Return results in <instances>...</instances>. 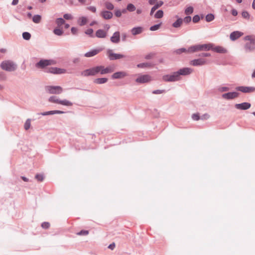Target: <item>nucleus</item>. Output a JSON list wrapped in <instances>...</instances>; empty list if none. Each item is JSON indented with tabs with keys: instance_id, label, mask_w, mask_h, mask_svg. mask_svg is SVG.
I'll return each instance as SVG.
<instances>
[{
	"instance_id": "29",
	"label": "nucleus",
	"mask_w": 255,
	"mask_h": 255,
	"mask_svg": "<svg viewBox=\"0 0 255 255\" xmlns=\"http://www.w3.org/2000/svg\"><path fill=\"white\" fill-rule=\"evenodd\" d=\"M183 23V19L181 18H178L175 22L172 24V26L175 28H178L181 26Z\"/></svg>"
},
{
	"instance_id": "12",
	"label": "nucleus",
	"mask_w": 255,
	"mask_h": 255,
	"mask_svg": "<svg viewBox=\"0 0 255 255\" xmlns=\"http://www.w3.org/2000/svg\"><path fill=\"white\" fill-rule=\"evenodd\" d=\"M236 89L243 93H251L255 91V88L252 87L240 86L237 87Z\"/></svg>"
},
{
	"instance_id": "1",
	"label": "nucleus",
	"mask_w": 255,
	"mask_h": 255,
	"mask_svg": "<svg viewBox=\"0 0 255 255\" xmlns=\"http://www.w3.org/2000/svg\"><path fill=\"white\" fill-rule=\"evenodd\" d=\"M193 70L190 68H184L178 72H173L171 75H166L162 77V80L165 82H174L179 80L181 75H187L191 74Z\"/></svg>"
},
{
	"instance_id": "40",
	"label": "nucleus",
	"mask_w": 255,
	"mask_h": 255,
	"mask_svg": "<svg viewBox=\"0 0 255 255\" xmlns=\"http://www.w3.org/2000/svg\"><path fill=\"white\" fill-rule=\"evenodd\" d=\"M105 6L106 8L109 10H112L114 8V5L112 3L109 2H106Z\"/></svg>"
},
{
	"instance_id": "45",
	"label": "nucleus",
	"mask_w": 255,
	"mask_h": 255,
	"mask_svg": "<svg viewBox=\"0 0 255 255\" xmlns=\"http://www.w3.org/2000/svg\"><path fill=\"white\" fill-rule=\"evenodd\" d=\"M85 33L87 35H89L91 37H93V30L91 28L88 29L86 31Z\"/></svg>"
},
{
	"instance_id": "37",
	"label": "nucleus",
	"mask_w": 255,
	"mask_h": 255,
	"mask_svg": "<svg viewBox=\"0 0 255 255\" xmlns=\"http://www.w3.org/2000/svg\"><path fill=\"white\" fill-rule=\"evenodd\" d=\"M214 19V15L212 14H208L206 16V20L207 22H210Z\"/></svg>"
},
{
	"instance_id": "49",
	"label": "nucleus",
	"mask_w": 255,
	"mask_h": 255,
	"mask_svg": "<svg viewBox=\"0 0 255 255\" xmlns=\"http://www.w3.org/2000/svg\"><path fill=\"white\" fill-rule=\"evenodd\" d=\"M78 32V29L77 27H73L71 28V32L73 34H77Z\"/></svg>"
},
{
	"instance_id": "21",
	"label": "nucleus",
	"mask_w": 255,
	"mask_h": 255,
	"mask_svg": "<svg viewBox=\"0 0 255 255\" xmlns=\"http://www.w3.org/2000/svg\"><path fill=\"white\" fill-rule=\"evenodd\" d=\"M107 35V32L103 29H99L96 32V36L98 38H105Z\"/></svg>"
},
{
	"instance_id": "43",
	"label": "nucleus",
	"mask_w": 255,
	"mask_h": 255,
	"mask_svg": "<svg viewBox=\"0 0 255 255\" xmlns=\"http://www.w3.org/2000/svg\"><path fill=\"white\" fill-rule=\"evenodd\" d=\"M175 52L177 54H180L182 52H188V51L185 48H182L178 49L176 50Z\"/></svg>"
},
{
	"instance_id": "39",
	"label": "nucleus",
	"mask_w": 255,
	"mask_h": 255,
	"mask_svg": "<svg viewBox=\"0 0 255 255\" xmlns=\"http://www.w3.org/2000/svg\"><path fill=\"white\" fill-rule=\"evenodd\" d=\"M22 37L25 40H29L31 37V35L29 32H24L22 34Z\"/></svg>"
},
{
	"instance_id": "54",
	"label": "nucleus",
	"mask_w": 255,
	"mask_h": 255,
	"mask_svg": "<svg viewBox=\"0 0 255 255\" xmlns=\"http://www.w3.org/2000/svg\"><path fill=\"white\" fill-rule=\"evenodd\" d=\"M200 20V17L198 15H195L193 18V21L195 23L197 22Z\"/></svg>"
},
{
	"instance_id": "3",
	"label": "nucleus",
	"mask_w": 255,
	"mask_h": 255,
	"mask_svg": "<svg viewBox=\"0 0 255 255\" xmlns=\"http://www.w3.org/2000/svg\"><path fill=\"white\" fill-rule=\"evenodd\" d=\"M1 68L4 70L8 71H14L16 69V65L10 61H5L0 64Z\"/></svg>"
},
{
	"instance_id": "18",
	"label": "nucleus",
	"mask_w": 255,
	"mask_h": 255,
	"mask_svg": "<svg viewBox=\"0 0 255 255\" xmlns=\"http://www.w3.org/2000/svg\"><path fill=\"white\" fill-rule=\"evenodd\" d=\"M243 34V33L240 31H234L231 33L230 36V39L233 41L237 39L238 38H239V37H240L241 36H242Z\"/></svg>"
},
{
	"instance_id": "64",
	"label": "nucleus",
	"mask_w": 255,
	"mask_h": 255,
	"mask_svg": "<svg viewBox=\"0 0 255 255\" xmlns=\"http://www.w3.org/2000/svg\"><path fill=\"white\" fill-rule=\"evenodd\" d=\"M78 1L82 4H85L86 3V0H78Z\"/></svg>"
},
{
	"instance_id": "36",
	"label": "nucleus",
	"mask_w": 255,
	"mask_h": 255,
	"mask_svg": "<svg viewBox=\"0 0 255 255\" xmlns=\"http://www.w3.org/2000/svg\"><path fill=\"white\" fill-rule=\"evenodd\" d=\"M193 12V8L192 6L187 7L185 10V13L187 15L190 14Z\"/></svg>"
},
{
	"instance_id": "56",
	"label": "nucleus",
	"mask_w": 255,
	"mask_h": 255,
	"mask_svg": "<svg viewBox=\"0 0 255 255\" xmlns=\"http://www.w3.org/2000/svg\"><path fill=\"white\" fill-rule=\"evenodd\" d=\"M229 90V88L226 87H222L219 88V90L221 92L227 91Z\"/></svg>"
},
{
	"instance_id": "60",
	"label": "nucleus",
	"mask_w": 255,
	"mask_h": 255,
	"mask_svg": "<svg viewBox=\"0 0 255 255\" xmlns=\"http://www.w3.org/2000/svg\"><path fill=\"white\" fill-rule=\"evenodd\" d=\"M232 14L234 16H236L238 14V12L236 10L233 9L232 10Z\"/></svg>"
},
{
	"instance_id": "51",
	"label": "nucleus",
	"mask_w": 255,
	"mask_h": 255,
	"mask_svg": "<svg viewBox=\"0 0 255 255\" xmlns=\"http://www.w3.org/2000/svg\"><path fill=\"white\" fill-rule=\"evenodd\" d=\"M242 15L243 17L245 18H249L250 16V15L247 11H243L242 13Z\"/></svg>"
},
{
	"instance_id": "5",
	"label": "nucleus",
	"mask_w": 255,
	"mask_h": 255,
	"mask_svg": "<svg viewBox=\"0 0 255 255\" xmlns=\"http://www.w3.org/2000/svg\"><path fill=\"white\" fill-rule=\"evenodd\" d=\"M49 101L52 103H55L59 104H61L62 105L66 106H72V103L67 100H60L56 96H51L49 99Z\"/></svg>"
},
{
	"instance_id": "6",
	"label": "nucleus",
	"mask_w": 255,
	"mask_h": 255,
	"mask_svg": "<svg viewBox=\"0 0 255 255\" xmlns=\"http://www.w3.org/2000/svg\"><path fill=\"white\" fill-rule=\"evenodd\" d=\"M98 66L94 67L84 70L81 74L84 76H95L98 74Z\"/></svg>"
},
{
	"instance_id": "15",
	"label": "nucleus",
	"mask_w": 255,
	"mask_h": 255,
	"mask_svg": "<svg viewBox=\"0 0 255 255\" xmlns=\"http://www.w3.org/2000/svg\"><path fill=\"white\" fill-rule=\"evenodd\" d=\"M128 75V74L124 71H120L114 73L112 75V79H122Z\"/></svg>"
},
{
	"instance_id": "10",
	"label": "nucleus",
	"mask_w": 255,
	"mask_h": 255,
	"mask_svg": "<svg viewBox=\"0 0 255 255\" xmlns=\"http://www.w3.org/2000/svg\"><path fill=\"white\" fill-rule=\"evenodd\" d=\"M108 55L109 58L111 60L119 59L125 57V55L122 54L114 53L111 50L108 51Z\"/></svg>"
},
{
	"instance_id": "22",
	"label": "nucleus",
	"mask_w": 255,
	"mask_h": 255,
	"mask_svg": "<svg viewBox=\"0 0 255 255\" xmlns=\"http://www.w3.org/2000/svg\"><path fill=\"white\" fill-rule=\"evenodd\" d=\"M101 16L106 19H111L113 16L112 12L109 11H103L101 13Z\"/></svg>"
},
{
	"instance_id": "46",
	"label": "nucleus",
	"mask_w": 255,
	"mask_h": 255,
	"mask_svg": "<svg viewBox=\"0 0 255 255\" xmlns=\"http://www.w3.org/2000/svg\"><path fill=\"white\" fill-rule=\"evenodd\" d=\"M159 8L158 6L156 4L152 7L150 14L151 15L153 14L154 12L158 8Z\"/></svg>"
},
{
	"instance_id": "33",
	"label": "nucleus",
	"mask_w": 255,
	"mask_h": 255,
	"mask_svg": "<svg viewBox=\"0 0 255 255\" xmlns=\"http://www.w3.org/2000/svg\"><path fill=\"white\" fill-rule=\"evenodd\" d=\"M30 126H31V119H28L26 121V122L24 124V129L26 130H28V129L30 128Z\"/></svg>"
},
{
	"instance_id": "9",
	"label": "nucleus",
	"mask_w": 255,
	"mask_h": 255,
	"mask_svg": "<svg viewBox=\"0 0 255 255\" xmlns=\"http://www.w3.org/2000/svg\"><path fill=\"white\" fill-rule=\"evenodd\" d=\"M210 117L208 113H205L201 115L199 113H194L192 115V118L194 121H198L199 120H206Z\"/></svg>"
},
{
	"instance_id": "35",
	"label": "nucleus",
	"mask_w": 255,
	"mask_h": 255,
	"mask_svg": "<svg viewBox=\"0 0 255 255\" xmlns=\"http://www.w3.org/2000/svg\"><path fill=\"white\" fill-rule=\"evenodd\" d=\"M135 7L134 5L132 3H129L128 4L127 7V9L129 11H133L135 10Z\"/></svg>"
},
{
	"instance_id": "41",
	"label": "nucleus",
	"mask_w": 255,
	"mask_h": 255,
	"mask_svg": "<svg viewBox=\"0 0 255 255\" xmlns=\"http://www.w3.org/2000/svg\"><path fill=\"white\" fill-rule=\"evenodd\" d=\"M89 234V231L87 230H81L80 232L77 233L79 236H86Z\"/></svg>"
},
{
	"instance_id": "4",
	"label": "nucleus",
	"mask_w": 255,
	"mask_h": 255,
	"mask_svg": "<svg viewBox=\"0 0 255 255\" xmlns=\"http://www.w3.org/2000/svg\"><path fill=\"white\" fill-rule=\"evenodd\" d=\"M46 91L51 94H60L63 91V88L59 86H47L45 87Z\"/></svg>"
},
{
	"instance_id": "59",
	"label": "nucleus",
	"mask_w": 255,
	"mask_h": 255,
	"mask_svg": "<svg viewBox=\"0 0 255 255\" xmlns=\"http://www.w3.org/2000/svg\"><path fill=\"white\" fill-rule=\"evenodd\" d=\"M56 113H41V115L44 116L49 115H52V114H56Z\"/></svg>"
},
{
	"instance_id": "62",
	"label": "nucleus",
	"mask_w": 255,
	"mask_h": 255,
	"mask_svg": "<svg viewBox=\"0 0 255 255\" xmlns=\"http://www.w3.org/2000/svg\"><path fill=\"white\" fill-rule=\"evenodd\" d=\"M18 2V0H13L12 2V5H16Z\"/></svg>"
},
{
	"instance_id": "63",
	"label": "nucleus",
	"mask_w": 255,
	"mask_h": 255,
	"mask_svg": "<svg viewBox=\"0 0 255 255\" xmlns=\"http://www.w3.org/2000/svg\"><path fill=\"white\" fill-rule=\"evenodd\" d=\"M163 2L162 1H160L158 2H157L156 4L158 6V7H160L162 4Z\"/></svg>"
},
{
	"instance_id": "52",
	"label": "nucleus",
	"mask_w": 255,
	"mask_h": 255,
	"mask_svg": "<svg viewBox=\"0 0 255 255\" xmlns=\"http://www.w3.org/2000/svg\"><path fill=\"white\" fill-rule=\"evenodd\" d=\"M64 18L66 19H72V16L70 14L66 13L63 16Z\"/></svg>"
},
{
	"instance_id": "42",
	"label": "nucleus",
	"mask_w": 255,
	"mask_h": 255,
	"mask_svg": "<svg viewBox=\"0 0 255 255\" xmlns=\"http://www.w3.org/2000/svg\"><path fill=\"white\" fill-rule=\"evenodd\" d=\"M35 178L38 181H42L43 180L44 177L42 174H36L35 175Z\"/></svg>"
},
{
	"instance_id": "38",
	"label": "nucleus",
	"mask_w": 255,
	"mask_h": 255,
	"mask_svg": "<svg viewBox=\"0 0 255 255\" xmlns=\"http://www.w3.org/2000/svg\"><path fill=\"white\" fill-rule=\"evenodd\" d=\"M161 25V23H160L159 24L154 25L153 26H152L150 27V30L151 31H155L159 29L160 27V26Z\"/></svg>"
},
{
	"instance_id": "55",
	"label": "nucleus",
	"mask_w": 255,
	"mask_h": 255,
	"mask_svg": "<svg viewBox=\"0 0 255 255\" xmlns=\"http://www.w3.org/2000/svg\"><path fill=\"white\" fill-rule=\"evenodd\" d=\"M164 92H165L164 90H157L154 91L153 92V93L154 94H160L163 93Z\"/></svg>"
},
{
	"instance_id": "7",
	"label": "nucleus",
	"mask_w": 255,
	"mask_h": 255,
	"mask_svg": "<svg viewBox=\"0 0 255 255\" xmlns=\"http://www.w3.org/2000/svg\"><path fill=\"white\" fill-rule=\"evenodd\" d=\"M55 63V61L52 60H41L36 64V66L38 68H43L47 66L54 65Z\"/></svg>"
},
{
	"instance_id": "13",
	"label": "nucleus",
	"mask_w": 255,
	"mask_h": 255,
	"mask_svg": "<svg viewBox=\"0 0 255 255\" xmlns=\"http://www.w3.org/2000/svg\"><path fill=\"white\" fill-rule=\"evenodd\" d=\"M239 94L237 92H229L223 94L222 96L225 99L230 100L237 98Z\"/></svg>"
},
{
	"instance_id": "34",
	"label": "nucleus",
	"mask_w": 255,
	"mask_h": 255,
	"mask_svg": "<svg viewBox=\"0 0 255 255\" xmlns=\"http://www.w3.org/2000/svg\"><path fill=\"white\" fill-rule=\"evenodd\" d=\"M163 16V12L162 10H158L156 13L155 14L154 17L156 18H162Z\"/></svg>"
},
{
	"instance_id": "50",
	"label": "nucleus",
	"mask_w": 255,
	"mask_h": 255,
	"mask_svg": "<svg viewBox=\"0 0 255 255\" xmlns=\"http://www.w3.org/2000/svg\"><path fill=\"white\" fill-rule=\"evenodd\" d=\"M87 9L90 10L91 11L93 12H96V8L95 6H90L87 7Z\"/></svg>"
},
{
	"instance_id": "30",
	"label": "nucleus",
	"mask_w": 255,
	"mask_h": 255,
	"mask_svg": "<svg viewBox=\"0 0 255 255\" xmlns=\"http://www.w3.org/2000/svg\"><path fill=\"white\" fill-rule=\"evenodd\" d=\"M56 23L58 27H61V25L65 24V20L62 18H58L56 20Z\"/></svg>"
},
{
	"instance_id": "47",
	"label": "nucleus",
	"mask_w": 255,
	"mask_h": 255,
	"mask_svg": "<svg viewBox=\"0 0 255 255\" xmlns=\"http://www.w3.org/2000/svg\"><path fill=\"white\" fill-rule=\"evenodd\" d=\"M50 226V224L48 222H43L41 224V227L43 229H48Z\"/></svg>"
},
{
	"instance_id": "53",
	"label": "nucleus",
	"mask_w": 255,
	"mask_h": 255,
	"mask_svg": "<svg viewBox=\"0 0 255 255\" xmlns=\"http://www.w3.org/2000/svg\"><path fill=\"white\" fill-rule=\"evenodd\" d=\"M191 20V17L189 16L185 17L184 19H183V21H184L186 23H189Z\"/></svg>"
},
{
	"instance_id": "20",
	"label": "nucleus",
	"mask_w": 255,
	"mask_h": 255,
	"mask_svg": "<svg viewBox=\"0 0 255 255\" xmlns=\"http://www.w3.org/2000/svg\"><path fill=\"white\" fill-rule=\"evenodd\" d=\"M101 51V49H94L92 50L89 52H88L85 54V56L86 57H90L94 56L97 54H98L100 51Z\"/></svg>"
},
{
	"instance_id": "24",
	"label": "nucleus",
	"mask_w": 255,
	"mask_h": 255,
	"mask_svg": "<svg viewBox=\"0 0 255 255\" xmlns=\"http://www.w3.org/2000/svg\"><path fill=\"white\" fill-rule=\"evenodd\" d=\"M88 19L87 17L85 16H81L78 18L77 23L80 26H83L88 22Z\"/></svg>"
},
{
	"instance_id": "61",
	"label": "nucleus",
	"mask_w": 255,
	"mask_h": 255,
	"mask_svg": "<svg viewBox=\"0 0 255 255\" xmlns=\"http://www.w3.org/2000/svg\"><path fill=\"white\" fill-rule=\"evenodd\" d=\"M157 0H149L148 2L150 4L152 5L154 4Z\"/></svg>"
},
{
	"instance_id": "14",
	"label": "nucleus",
	"mask_w": 255,
	"mask_h": 255,
	"mask_svg": "<svg viewBox=\"0 0 255 255\" xmlns=\"http://www.w3.org/2000/svg\"><path fill=\"white\" fill-rule=\"evenodd\" d=\"M235 107L240 110H246L251 107V104L246 102L242 104H237L235 105Z\"/></svg>"
},
{
	"instance_id": "57",
	"label": "nucleus",
	"mask_w": 255,
	"mask_h": 255,
	"mask_svg": "<svg viewBox=\"0 0 255 255\" xmlns=\"http://www.w3.org/2000/svg\"><path fill=\"white\" fill-rule=\"evenodd\" d=\"M115 14L117 17H120L122 15V12L120 10H117L115 11Z\"/></svg>"
},
{
	"instance_id": "17",
	"label": "nucleus",
	"mask_w": 255,
	"mask_h": 255,
	"mask_svg": "<svg viewBox=\"0 0 255 255\" xmlns=\"http://www.w3.org/2000/svg\"><path fill=\"white\" fill-rule=\"evenodd\" d=\"M111 40L113 43H118L120 41V34L119 31L115 32L111 37Z\"/></svg>"
},
{
	"instance_id": "27",
	"label": "nucleus",
	"mask_w": 255,
	"mask_h": 255,
	"mask_svg": "<svg viewBox=\"0 0 255 255\" xmlns=\"http://www.w3.org/2000/svg\"><path fill=\"white\" fill-rule=\"evenodd\" d=\"M108 79L106 78H100L95 79L94 81V83L97 84H102L107 82Z\"/></svg>"
},
{
	"instance_id": "32",
	"label": "nucleus",
	"mask_w": 255,
	"mask_h": 255,
	"mask_svg": "<svg viewBox=\"0 0 255 255\" xmlns=\"http://www.w3.org/2000/svg\"><path fill=\"white\" fill-rule=\"evenodd\" d=\"M53 32L57 35H62L63 33V31L61 29V27H57L53 30Z\"/></svg>"
},
{
	"instance_id": "58",
	"label": "nucleus",
	"mask_w": 255,
	"mask_h": 255,
	"mask_svg": "<svg viewBox=\"0 0 255 255\" xmlns=\"http://www.w3.org/2000/svg\"><path fill=\"white\" fill-rule=\"evenodd\" d=\"M115 248V244L114 243L110 244L109 246H108V248L109 249H111L112 250H113L114 249V248Z\"/></svg>"
},
{
	"instance_id": "2",
	"label": "nucleus",
	"mask_w": 255,
	"mask_h": 255,
	"mask_svg": "<svg viewBox=\"0 0 255 255\" xmlns=\"http://www.w3.org/2000/svg\"><path fill=\"white\" fill-rule=\"evenodd\" d=\"M246 41L245 48L246 51H251L255 48V37L253 36H247L245 37Z\"/></svg>"
},
{
	"instance_id": "26",
	"label": "nucleus",
	"mask_w": 255,
	"mask_h": 255,
	"mask_svg": "<svg viewBox=\"0 0 255 255\" xmlns=\"http://www.w3.org/2000/svg\"><path fill=\"white\" fill-rule=\"evenodd\" d=\"M142 31L143 28L140 26L134 27L131 30V33L134 35L141 33Z\"/></svg>"
},
{
	"instance_id": "28",
	"label": "nucleus",
	"mask_w": 255,
	"mask_h": 255,
	"mask_svg": "<svg viewBox=\"0 0 255 255\" xmlns=\"http://www.w3.org/2000/svg\"><path fill=\"white\" fill-rule=\"evenodd\" d=\"M114 67L113 66H110L106 68L104 66V74L111 73L114 72Z\"/></svg>"
},
{
	"instance_id": "48",
	"label": "nucleus",
	"mask_w": 255,
	"mask_h": 255,
	"mask_svg": "<svg viewBox=\"0 0 255 255\" xmlns=\"http://www.w3.org/2000/svg\"><path fill=\"white\" fill-rule=\"evenodd\" d=\"M98 73H100L101 74H104V66H98Z\"/></svg>"
},
{
	"instance_id": "23",
	"label": "nucleus",
	"mask_w": 255,
	"mask_h": 255,
	"mask_svg": "<svg viewBox=\"0 0 255 255\" xmlns=\"http://www.w3.org/2000/svg\"><path fill=\"white\" fill-rule=\"evenodd\" d=\"M187 51L188 53H194L197 51H200L201 49L200 48V45L199 44L192 46L187 49Z\"/></svg>"
},
{
	"instance_id": "44",
	"label": "nucleus",
	"mask_w": 255,
	"mask_h": 255,
	"mask_svg": "<svg viewBox=\"0 0 255 255\" xmlns=\"http://www.w3.org/2000/svg\"><path fill=\"white\" fill-rule=\"evenodd\" d=\"M149 66H150V65L147 63H141V64H138L137 65V67L138 68H144V67H149Z\"/></svg>"
},
{
	"instance_id": "31",
	"label": "nucleus",
	"mask_w": 255,
	"mask_h": 255,
	"mask_svg": "<svg viewBox=\"0 0 255 255\" xmlns=\"http://www.w3.org/2000/svg\"><path fill=\"white\" fill-rule=\"evenodd\" d=\"M41 20V16L40 15H35L32 18L33 21L35 23H39Z\"/></svg>"
},
{
	"instance_id": "16",
	"label": "nucleus",
	"mask_w": 255,
	"mask_h": 255,
	"mask_svg": "<svg viewBox=\"0 0 255 255\" xmlns=\"http://www.w3.org/2000/svg\"><path fill=\"white\" fill-rule=\"evenodd\" d=\"M49 72L53 74H60L66 73V70L61 68L52 67L49 69Z\"/></svg>"
},
{
	"instance_id": "19",
	"label": "nucleus",
	"mask_w": 255,
	"mask_h": 255,
	"mask_svg": "<svg viewBox=\"0 0 255 255\" xmlns=\"http://www.w3.org/2000/svg\"><path fill=\"white\" fill-rule=\"evenodd\" d=\"M213 51L216 52L217 53H225L227 52V50L224 48V47L222 46H216L213 47V45L212 44V49Z\"/></svg>"
},
{
	"instance_id": "11",
	"label": "nucleus",
	"mask_w": 255,
	"mask_h": 255,
	"mask_svg": "<svg viewBox=\"0 0 255 255\" xmlns=\"http://www.w3.org/2000/svg\"><path fill=\"white\" fill-rule=\"evenodd\" d=\"M206 64V60L204 59H197L191 60L190 64L193 66H201Z\"/></svg>"
},
{
	"instance_id": "8",
	"label": "nucleus",
	"mask_w": 255,
	"mask_h": 255,
	"mask_svg": "<svg viewBox=\"0 0 255 255\" xmlns=\"http://www.w3.org/2000/svg\"><path fill=\"white\" fill-rule=\"evenodd\" d=\"M151 80V77L149 75H139L135 80L136 82L138 83H145L150 82Z\"/></svg>"
},
{
	"instance_id": "25",
	"label": "nucleus",
	"mask_w": 255,
	"mask_h": 255,
	"mask_svg": "<svg viewBox=\"0 0 255 255\" xmlns=\"http://www.w3.org/2000/svg\"><path fill=\"white\" fill-rule=\"evenodd\" d=\"M201 51H208L212 48V44H199Z\"/></svg>"
}]
</instances>
